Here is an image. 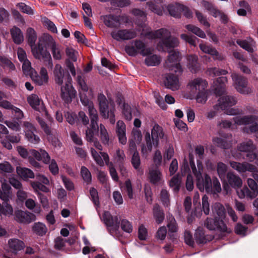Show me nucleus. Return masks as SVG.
I'll return each instance as SVG.
<instances>
[{
    "instance_id": "0e129e2a",
    "label": "nucleus",
    "mask_w": 258,
    "mask_h": 258,
    "mask_svg": "<svg viewBox=\"0 0 258 258\" xmlns=\"http://www.w3.org/2000/svg\"><path fill=\"white\" fill-rule=\"evenodd\" d=\"M50 48L54 59L57 60L60 59L62 53L60 46L55 43Z\"/></svg>"
},
{
    "instance_id": "0eeeda50",
    "label": "nucleus",
    "mask_w": 258,
    "mask_h": 258,
    "mask_svg": "<svg viewBox=\"0 0 258 258\" xmlns=\"http://www.w3.org/2000/svg\"><path fill=\"white\" fill-rule=\"evenodd\" d=\"M99 105L100 112L104 118H109L110 122L114 124L115 119V106L113 101L109 99L107 101L105 96L102 93H99L97 98Z\"/></svg>"
},
{
    "instance_id": "a211bd4d",
    "label": "nucleus",
    "mask_w": 258,
    "mask_h": 258,
    "mask_svg": "<svg viewBox=\"0 0 258 258\" xmlns=\"http://www.w3.org/2000/svg\"><path fill=\"white\" fill-rule=\"evenodd\" d=\"M201 5L214 17H219L222 23H226L228 21L227 16L222 12L217 9L215 6L212 3L203 0L201 2Z\"/></svg>"
},
{
    "instance_id": "4c0bfd02",
    "label": "nucleus",
    "mask_w": 258,
    "mask_h": 258,
    "mask_svg": "<svg viewBox=\"0 0 258 258\" xmlns=\"http://www.w3.org/2000/svg\"><path fill=\"white\" fill-rule=\"evenodd\" d=\"M162 0H151L147 3L149 9L153 12L158 15H162L164 12L163 7L161 8L159 5L161 4Z\"/></svg>"
},
{
    "instance_id": "37998d69",
    "label": "nucleus",
    "mask_w": 258,
    "mask_h": 258,
    "mask_svg": "<svg viewBox=\"0 0 258 258\" xmlns=\"http://www.w3.org/2000/svg\"><path fill=\"white\" fill-rule=\"evenodd\" d=\"M53 74L55 83L59 85H62L64 78V70L59 64L55 66Z\"/></svg>"
},
{
    "instance_id": "6e6552de",
    "label": "nucleus",
    "mask_w": 258,
    "mask_h": 258,
    "mask_svg": "<svg viewBox=\"0 0 258 258\" xmlns=\"http://www.w3.org/2000/svg\"><path fill=\"white\" fill-rule=\"evenodd\" d=\"M125 52L131 56H136L141 54L145 56L151 54L152 50L147 47L145 43L139 39H136L130 41L124 48Z\"/></svg>"
},
{
    "instance_id": "c9c22d12",
    "label": "nucleus",
    "mask_w": 258,
    "mask_h": 258,
    "mask_svg": "<svg viewBox=\"0 0 258 258\" xmlns=\"http://www.w3.org/2000/svg\"><path fill=\"white\" fill-rule=\"evenodd\" d=\"M98 118L97 119V121H98ZM96 122L97 126L93 128L92 124H91V128L95 131L96 130V129H98L99 132L100 138L102 143L104 145H108L109 142V136L107 130L102 124H100L99 127L97 122Z\"/></svg>"
},
{
    "instance_id": "4d7b16f0",
    "label": "nucleus",
    "mask_w": 258,
    "mask_h": 258,
    "mask_svg": "<svg viewBox=\"0 0 258 258\" xmlns=\"http://www.w3.org/2000/svg\"><path fill=\"white\" fill-rule=\"evenodd\" d=\"M42 22L43 25L47 29L53 33H57V30L55 24L49 20L47 18L44 17L42 19Z\"/></svg>"
},
{
    "instance_id": "5fc2aeb1",
    "label": "nucleus",
    "mask_w": 258,
    "mask_h": 258,
    "mask_svg": "<svg viewBox=\"0 0 258 258\" xmlns=\"http://www.w3.org/2000/svg\"><path fill=\"white\" fill-rule=\"evenodd\" d=\"M31 185L37 194L39 192V191H42L44 192H48L49 191V189L47 187L39 181H32Z\"/></svg>"
},
{
    "instance_id": "58836bf2",
    "label": "nucleus",
    "mask_w": 258,
    "mask_h": 258,
    "mask_svg": "<svg viewBox=\"0 0 258 258\" xmlns=\"http://www.w3.org/2000/svg\"><path fill=\"white\" fill-rule=\"evenodd\" d=\"M183 5L175 3L169 5L167 9L169 14L175 18H179L181 16Z\"/></svg>"
},
{
    "instance_id": "473e14b6",
    "label": "nucleus",
    "mask_w": 258,
    "mask_h": 258,
    "mask_svg": "<svg viewBox=\"0 0 258 258\" xmlns=\"http://www.w3.org/2000/svg\"><path fill=\"white\" fill-rule=\"evenodd\" d=\"M237 148L239 151L246 153V159L247 160V155L249 153H254L253 151L256 149V147L253 142L249 140L239 144Z\"/></svg>"
},
{
    "instance_id": "052dcab7",
    "label": "nucleus",
    "mask_w": 258,
    "mask_h": 258,
    "mask_svg": "<svg viewBox=\"0 0 258 258\" xmlns=\"http://www.w3.org/2000/svg\"><path fill=\"white\" fill-rule=\"evenodd\" d=\"M81 174L84 181L89 184L91 182L92 177L89 170L85 166H82L81 169Z\"/></svg>"
},
{
    "instance_id": "5701e85b",
    "label": "nucleus",
    "mask_w": 258,
    "mask_h": 258,
    "mask_svg": "<svg viewBox=\"0 0 258 258\" xmlns=\"http://www.w3.org/2000/svg\"><path fill=\"white\" fill-rule=\"evenodd\" d=\"M151 137L153 145L157 147L160 143V140L162 142L164 141L165 136L161 126L155 123L151 130Z\"/></svg>"
},
{
    "instance_id": "aec40b11",
    "label": "nucleus",
    "mask_w": 258,
    "mask_h": 258,
    "mask_svg": "<svg viewBox=\"0 0 258 258\" xmlns=\"http://www.w3.org/2000/svg\"><path fill=\"white\" fill-rule=\"evenodd\" d=\"M207 82L201 78H195L189 82L187 87L191 94H196L198 92L204 91L207 87Z\"/></svg>"
},
{
    "instance_id": "f257e3e1",
    "label": "nucleus",
    "mask_w": 258,
    "mask_h": 258,
    "mask_svg": "<svg viewBox=\"0 0 258 258\" xmlns=\"http://www.w3.org/2000/svg\"><path fill=\"white\" fill-rule=\"evenodd\" d=\"M220 108L224 112L229 115H237L233 117L234 124L244 125L242 132L247 134H255L258 138V116L255 115H241L243 114L242 110L230 108L234 105L236 102L235 97L231 96H225L218 99Z\"/></svg>"
},
{
    "instance_id": "8fccbe9b",
    "label": "nucleus",
    "mask_w": 258,
    "mask_h": 258,
    "mask_svg": "<svg viewBox=\"0 0 258 258\" xmlns=\"http://www.w3.org/2000/svg\"><path fill=\"white\" fill-rule=\"evenodd\" d=\"M33 230L34 233L39 236H43L46 234L47 228L45 225L40 223H35L33 226Z\"/></svg>"
},
{
    "instance_id": "338daca9",
    "label": "nucleus",
    "mask_w": 258,
    "mask_h": 258,
    "mask_svg": "<svg viewBox=\"0 0 258 258\" xmlns=\"http://www.w3.org/2000/svg\"><path fill=\"white\" fill-rule=\"evenodd\" d=\"M181 38L188 42L190 45L195 46L197 44V41L199 39L195 36L192 35H188L185 34H182L180 36Z\"/></svg>"
},
{
    "instance_id": "f8f14e48",
    "label": "nucleus",
    "mask_w": 258,
    "mask_h": 258,
    "mask_svg": "<svg viewBox=\"0 0 258 258\" xmlns=\"http://www.w3.org/2000/svg\"><path fill=\"white\" fill-rule=\"evenodd\" d=\"M169 52L167 60L165 63V67L170 71H173L175 73L181 74L182 72L181 66L179 63L181 59L180 53L177 50H173Z\"/></svg>"
},
{
    "instance_id": "a878e982",
    "label": "nucleus",
    "mask_w": 258,
    "mask_h": 258,
    "mask_svg": "<svg viewBox=\"0 0 258 258\" xmlns=\"http://www.w3.org/2000/svg\"><path fill=\"white\" fill-rule=\"evenodd\" d=\"M37 119L39 123L41 128L43 130L45 133L47 135L48 140L51 143L52 145L57 148L60 147L61 143L55 137H54L51 133L50 127L45 123V122L39 117H37Z\"/></svg>"
},
{
    "instance_id": "7c9ffc66",
    "label": "nucleus",
    "mask_w": 258,
    "mask_h": 258,
    "mask_svg": "<svg viewBox=\"0 0 258 258\" xmlns=\"http://www.w3.org/2000/svg\"><path fill=\"white\" fill-rule=\"evenodd\" d=\"M116 131L119 143L122 145H125L127 142L126 137V126L122 120H119L117 122Z\"/></svg>"
},
{
    "instance_id": "4be33fe9",
    "label": "nucleus",
    "mask_w": 258,
    "mask_h": 258,
    "mask_svg": "<svg viewBox=\"0 0 258 258\" xmlns=\"http://www.w3.org/2000/svg\"><path fill=\"white\" fill-rule=\"evenodd\" d=\"M8 244L12 254L11 256L5 255V258H16L17 252L23 249L25 247L24 242L17 238L10 239L8 241Z\"/></svg>"
},
{
    "instance_id": "e2e57ef3",
    "label": "nucleus",
    "mask_w": 258,
    "mask_h": 258,
    "mask_svg": "<svg viewBox=\"0 0 258 258\" xmlns=\"http://www.w3.org/2000/svg\"><path fill=\"white\" fill-rule=\"evenodd\" d=\"M0 61L2 62L4 68H7L10 71H14L15 70V66L14 63L6 57L0 56Z\"/></svg>"
},
{
    "instance_id": "7ed1b4c3",
    "label": "nucleus",
    "mask_w": 258,
    "mask_h": 258,
    "mask_svg": "<svg viewBox=\"0 0 258 258\" xmlns=\"http://www.w3.org/2000/svg\"><path fill=\"white\" fill-rule=\"evenodd\" d=\"M77 82L80 86L79 94L80 100L85 106L87 107L90 119L91 120V124L93 128L97 126V120L98 119V113L96 109L94 108L93 103L89 99L93 98V93L92 89L88 90V87L84 79L80 75L77 76Z\"/></svg>"
},
{
    "instance_id": "09e8293b",
    "label": "nucleus",
    "mask_w": 258,
    "mask_h": 258,
    "mask_svg": "<svg viewBox=\"0 0 258 258\" xmlns=\"http://www.w3.org/2000/svg\"><path fill=\"white\" fill-rule=\"evenodd\" d=\"M145 62L148 66H156L158 65L161 62V58L156 54L146 55Z\"/></svg>"
},
{
    "instance_id": "680f3d73",
    "label": "nucleus",
    "mask_w": 258,
    "mask_h": 258,
    "mask_svg": "<svg viewBox=\"0 0 258 258\" xmlns=\"http://www.w3.org/2000/svg\"><path fill=\"white\" fill-rule=\"evenodd\" d=\"M120 227L121 229L126 233H130L133 231L132 224L126 219H122L121 220Z\"/></svg>"
},
{
    "instance_id": "b1692460",
    "label": "nucleus",
    "mask_w": 258,
    "mask_h": 258,
    "mask_svg": "<svg viewBox=\"0 0 258 258\" xmlns=\"http://www.w3.org/2000/svg\"><path fill=\"white\" fill-rule=\"evenodd\" d=\"M31 79L37 85L41 86L47 83L48 75L45 68H41L39 75L36 71H33L30 76Z\"/></svg>"
},
{
    "instance_id": "bb28decb",
    "label": "nucleus",
    "mask_w": 258,
    "mask_h": 258,
    "mask_svg": "<svg viewBox=\"0 0 258 258\" xmlns=\"http://www.w3.org/2000/svg\"><path fill=\"white\" fill-rule=\"evenodd\" d=\"M164 84L166 88L172 91L177 90L180 88V83L177 76L170 73L166 75Z\"/></svg>"
},
{
    "instance_id": "393cba45",
    "label": "nucleus",
    "mask_w": 258,
    "mask_h": 258,
    "mask_svg": "<svg viewBox=\"0 0 258 258\" xmlns=\"http://www.w3.org/2000/svg\"><path fill=\"white\" fill-rule=\"evenodd\" d=\"M213 144L223 149H229L232 144V135L227 134L221 137H214L212 139Z\"/></svg>"
},
{
    "instance_id": "79ce46f5",
    "label": "nucleus",
    "mask_w": 258,
    "mask_h": 258,
    "mask_svg": "<svg viewBox=\"0 0 258 258\" xmlns=\"http://www.w3.org/2000/svg\"><path fill=\"white\" fill-rule=\"evenodd\" d=\"M53 74L55 83L59 85H62L64 78V70L59 64L55 66Z\"/></svg>"
},
{
    "instance_id": "de8ad7c7",
    "label": "nucleus",
    "mask_w": 258,
    "mask_h": 258,
    "mask_svg": "<svg viewBox=\"0 0 258 258\" xmlns=\"http://www.w3.org/2000/svg\"><path fill=\"white\" fill-rule=\"evenodd\" d=\"M131 163L133 166L136 170H137L138 173L140 174H142L143 172V170L140 168V157L139 153L137 151H135L134 152L132 157Z\"/></svg>"
},
{
    "instance_id": "a18cd8bd",
    "label": "nucleus",
    "mask_w": 258,
    "mask_h": 258,
    "mask_svg": "<svg viewBox=\"0 0 258 258\" xmlns=\"http://www.w3.org/2000/svg\"><path fill=\"white\" fill-rule=\"evenodd\" d=\"M187 66L190 71L196 73L199 69V64L198 62V56L196 55H190L187 57Z\"/></svg>"
},
{
    "instance_id": "603ef678",
    "label": "nucleus",
    "mask_w": 258,
    "mask_h": 258,
    "mask_svg": "<svg viewBox=\"0 0 258 258\" xmlns=\"http://www.w3.org/2000/svg\"><path fill=\"white\" fill-rule=\"evenodd\" d=\"M227 171V166L225 164L221 162H219L217 163V174L221 180H225Z\"/></svg>"
},
{
    "instance_id": "774afa93",
    "label": "nucleus",
    "mask_w": 258,
    "mask_h": 258,
    "mask_svg": "<svg viewBox=\"0 0 258 258\" xmlns=\"http://www.w3.org/2000/svg\"><path fill=\"white\" fill-rule=\"evenodd\" d=\"M196 17L200 23L207 28L210 26V23L207 20L206 16H205L202 13L198 10L195 11Z\"/></svg>"
},
{
    "instance_id": "c756f323",
    "label": "nucleus",
    "mask_w": 258,
    "mask_h": 258,
    "mask_svg": "<svg viewBox=\"0 0 258 258\" xmlns=\"http://www.w3.org/2000/svg\"><path fill=\"white\" fill-rule=\"evenodd\" d=\"M200 49L204 53L209 54L213 56L214 59L222 60L224 59L223 56L219 53L217 50L210 45H207L205 43H200L199 45Z\"/></svg>"
},
{
    "instance_id": "f3484780",
    "label": "nucleus",
    "mask_w": 258,
    "mask_h": 258,
    "mask_svg": "<svg viewBox=\"0 0 258 258\" xmlns=\"http://www.w3.org/2000/svg\"><path fill=\"white\" fill-rule=\"evenodd\" d=\"M231 77L238 92L244 94H248L251 92V89L247 86L246 78L236 73L232 74Z\"/></svg>"
},
{
    "instance_id": "6ab92c4d",
    "label": "nucleus",
    "mask_w": 258,
    "mask_h": 258,
    "mask_svg": "<svg viewBox=\"0 0 258 258\" xmlns=\"http://www.w3.org/2000/svg\"><path fill=\"white\" fill-rule=\"evenodd\" d=\"M72 79L70 76L67 77L65 85L61 88V96L67 103L70 102L73 98L75 96L76 91L71 83Z\"/></svg>"
},
{
    "instance_id": "3c124183",
    "label": "nucleus",
    "mask_w": 258,
    "mask_h": 258,
    "mask_svg": "<svg viewBox=\"0 0 258 258\" xmlns=\"http://www.w3.org/2000/svg\"><path fill=\"white\" fill-rule=\"evenodd\" d=\"M181 183V178L178 174L174 175L170 180V186L173 188L174 192L177 193L179 190Z\"/></svg>"
},
{
    "instance_id": "2eb2a0df",
    "label": "nucleus",
    "mask_w": 258,
    "mask_h": 258,
    "mask_svg": "<svg viewBox=\"0 0 258 258\" xmlns=\"http://www.w3.org/2000/svg\"><path fill=\"white\" fill-rule=\"evenodd\" d=\"M110 35L114 40L121 42L135 38L137 37V33L132 29H118L112 30Z\"/></svg>"
},
{
    "instance_id": "9d476101",
    "label": "nucleus",
    "mask_w": 258,
    "mask_h": 258,
    "mask_svg": "<svg viewBox=\"0 0 258 258\" xmlns=\"http://www.w3.org/2000/svg\"><path fill=\"white\" fill-rule=\"evenodd\" d=\"M103 220L110 235L115 238L121 236L119 231V221L117 216H112L109 212L105 211L103 215Z\"/></svg>"
},
{
    "instance_id": "49530a36",
    "label": "nucleus",
    "mask_w": 258,
    "mask_h": 258,
    "mask_svg": "<svg viewBox=\"0 0 258 258\" xmlns=\"http://www.w3.org/2000/svg\"><path fill=\"white\" fill-rule=\"evenodd\" d=\"M26 36L28 39L29 44L31 46V51H32V47H36L35 43L37 39V34L32 28H28L26 32Z\"/></svg>"
},
{
    "instance_id": "69168bd1",
    "label": "nucleus",
    "mask_w": 258,
    "mask_h": 258,
    "mask_svg": "<svg viewBox=\"0 0 258 258\" xmlns=\"http://www.w3.org/2000/svg\"><path fill=\"white\" fill-rule=\"evenodd\" d=\"M17 7L24 13L28 15H33L34 14L33 9L23 3H18L17 5Z\"/></svg>"
},
{
    "instance_id": "9b49d317",
    "label": "nucleus",
    "mask_w": 258,
    "mask_h": 258,
    "mask_svg": "<svg viewBox=\"0 0 258 258\" xmlns=\"http://www.w3.org/2000/svg\"><path fill=\"white\" fill-rule=\"evenodd\" d=\"M230 166L239 173L242 174L247 172L252 173V176L255 182L258 183V169L253 164L247 162H230Z\"/></svg>"
},
{
    "instance_id": "bf43d9fd",
    "label": "nucleus",
    "mask_w": 258,
    "mask_h": 258,
    "mask_svg": "<svg viewBox=\"0 0 258 258\" xmlns=\"http://www.w3.org/2000/svg\"><path fill=\"white\" fill-rule=\"evenodd\" d=\"M228 72L227 71L225 70H220L216 68H209L207 71V74L212 77L225 75Z\"/></svg>"
},
{
    "instance_id": "412c9836",
    "label": "nucleus",
    "mask_w": 258,
    "mask_h": 258,
    "mask_svg": "<svg viewBox=\"0 0 258 258\" xmlns=\"http://www.w3.org/2000/svg\"><path fill=\"white\" fill-rule=\"evenodd\" d=\"M24 126L25 136L28 141L34 144L38 143L40 141V138L35 134L36 130L34 126L28 121H24Z\"/></svg>"
},
{
    "instance_id": "1a4fd4ad",
    "label": "nucleus",
    "mask_w": 258,
    "mask_h": 258,
    "mask_svg": "<svg viewBox=\"0 0 258 258\" xmlns=\"http://www.w3.org/2000/svg\"><path fill=\"white\" fill-rule=\"evenodd\" d=\"M247 186L244 185L236 189L237 195L240 199L252 200L258 195V184L251 178H247Z\"/></svg>"
},
{
    "instance_id": "c03bdc74",
    "label": "nucleus",
    "mask_w": 258,
    "mask_h": 258,
    "mask_svg": "<svg viewBox=\"0 0 258 258\" xmlns=\"http://www.w3.org/2000/svg\"><path fill=\"white\" fill-rule=\"evenodd\" d=\"M11 34L16 44H21L24 40L23 33L18 27L14 26L11 29Z\"/></svg>"
},
{
    "instance_id": "c85d7f7f",
    "label": "nucleus",
    "mask_w": 258,
    "mask_h": 258,
    "mask_svg": "<svg viewBox=\"0 0 258 258\" xmlns=\"http://www.w3.org/2000/svg\"><path fill=\"white\" fill-rule=\"evenodd\" d=\"M227 82V78L225 77H221L217 79L214 82L213 90L214 93L217 96H221L225 92V84Z\"/></svg>"
},
{
    "instance_id": "2f4dec72",
    "label": "nucleus",
    "mask_w": 258,
    "mask_h": 258,
    "mask_svg": "<svg viewBox=\"0 0 258 258\" xmlns=\"http://www.w3.org/2000/svg\"><path fill=\"white\" fill-rule=\"evenodd\" d=\"M101 19L105 26L109 28H116L119 27L120 19L118 16L112 15H107L101 16Z\"/></svg>"
},
{
    "instance_id": "6e6d98bb",
    "label": "nucleus",
    "mask_w": 258,
    "mask_h": 258,
    "mask_svg": "<svg viewBox=\"0 0 258 258\" xmlns=\"http://www.w3.org/2000/svg\"><path fill=\"white\" fill-rule=\"evenodd\" d=\"M153 213L156 222L159 224L162 222L164 219V214L163 212L160 210L159 205H156L154 206Z\"/></svg>"
},
{
    "instance_id": "cd10ccee",
    "label": "nucleus",
    "mask_w": 258,
    "mask_h": 258,
    "mask_svg": "<svg viewBox=\"0 0 258 258\" xmlns=\"http://www.w3.org/2000/svg\"><path fill=\"white\" fill-rule=\"evenodd\" d=\"M15 220L19 223H29L35 219V215L30 212L18 210L15 212Z\"/></svg>"
},
{
    "instance_id": "f03ea898",
    "label": "nucleus",
    "mask_w": 258,
    "mask_h": 258,
    "mask_svg": "<svg viewBox=\"0 0 258 258\" xmlns=\"http://www.w3.org/2000/svg\"><path fill=\"white\" fill-rule=\"evenodd\" d=\"M189 159L192 172L196 178V185L198 188L201 192L205 190L208 194H216L220 192L221 184L217 178L214 177L212 180L210 176L207 174L202 176L203 166L201 161L197 160V167H196L191 154H189Z\"/></svg>"
},
{
    "instance_id": "e433bc0d",
    "label": "nucleus",
    "mask_w": 258,
    "mask_h": 258,
    "mask_svg": "<svg viewBox=\"0 0 258 258\" xmlns=\"http://www.w3.org/2000/svg\"><path fill=\"white\" fill-rule=\"evenodd\" d=\"M119 105H122V113L126 120H131L133 118L132 110L131 107L127 104L124 102L123 99L118 97L116 101Z\"/></svg>"
},
{
    "instance_id": "a19ab883",
    "label": "nucleus",
    "mask_w": 258,
    "mask_h": 258,
    "mask_svg": "<svg viewBox=\"0 0 258 258\" xmlns=\"http://www.w3.org/2000/svg\"><path fill=\"white\" fill-rule=\"evenodd\" d=\"M16 171L23 180H27L28 178H34V173L29 168L25 167H17Z\"/></svg>"
},
{
    "instance_id": "ea45409f",
    "label": "nucleus",
    "mask_w": 258,
    "mask_h": 258,
    "mask_svg": "<svg viewBox=\"0 0 258 258\" xmlns=\"http://www.w3.org/2000/svg\"><path fill=\"white\" fill-rule=\"evenodd\" d=\"M236 42L241 47L244 49L248 52H253V47L255 46V42L251 38H247V39L245 40L239 39L236 41Z\"/></svg>"
},
{
    "instance_id": "20e7f679",
    "label": "nucleus",
    "mask_w": 258,
    "mask_h": 258,
    "mask_svg": "<svg viewBox=\"0 0 258 258\" xmlns=\"http://www.w3.org/2000/svg\"><path fill=\"white\" fill-rule=\"evenodd\" d=\"M212 215L214 219L207 218L205 222L207 228L210 230H217L222 232H230L224 222L225 218V210L224 206L219 203L212 206Z\"/></svg>"
},
{
    "instance_id": "39448f33",
    "label": "nucleus",
    "mask_w": 258,
    "mask_h": 258,
    "mask_svg": "<svg viewBox=\"0 0 258 258\" xmlns=\"http://www.w3.org/2000/svg\"><path fill=\"white\" fill-rule=\"evenodd\" d=\"M145 36L149 39H160L157 47L159 49L164 50L165 49H169L177 47L179 44L178 39L174 37L171 36L169 31L165 28H161L155 31H149L145 34Z\"/></svg>"
},
{
    "instance_id": "423d86ee",
    "label": "nucleus",
    "mask_w": 258,
    "mask_h": 258,
    "mask_svg": "<svg viewBox=\"0 0 258 258\" xmlns=\"http://www.w3.org/2000/svg\"><path fill=\"white\" fill-rule=\"evenodd\" d=\"M55 43L54 39L51 35L48 34H44L39 38L38 45L36 47H32L33 56L37 59L50 57L47 48H51Z\"/></svg>"
},
{
    "instance_id": "dca6fc26",
    "label": "nucleus",
    "mask_w": 258,
    "mask_h": 258,
    "mask_svg": "<svg viewBox=\"0 0 258 258\" xmlns=\"http://www.w3.org/2000/svg\"><path fill=\"white\" fill-rule=\"evenodd\" d=\"M27 101L34 109L41 113L42 116L48 119H50L42 100L37 95L32 94L29 95L27 97Z\"/></svg>"
},
{
    "instance_id": "13d9d810",
    "label": "nucleus",
    "mask_w": 258,
    "mask_h": 258,
    "mask_svg": "<svg viewBox=\"0 0 258 258\" xmlns=\"http://www.w3.org/2000/svg\"><path fill=\"white\" fill-rule=\"evenodd\" d=\"M146 144L143 145L142 148V152L144 155H147L150 152L152 149V144L150 134L148 133L146 137Z\"/></svg>"
},
{
    "instance_id": "4468645a",
    "label": "nucleus",
    "mask_w": 258,
    "mask_h": 258,
    "mask_svg": "<svg viewBox=\"0 0 258 258\" xmlns=\"http://www.w3.org/2000/svg\"><path fill=\"white\" fill-rule=\"evenodd\" d=\"M18 151L21 156L23 158H26L28 155L34 157L38 161H41L44 163H48L49 162L50 156L44 150H40L37 151L34 149L30 150L28 152L25 149L22 147H18Z\"/></svg>"
},
{
    "instance_id": "ddd939ff",
    "label": "nucleus",
    "mask_w": 258,
    "mask_h": 258,
    "mask_svg": "<svg viewBox=\"0 0 258 258\" xmlns=\"http://www.w3.org/2000/svg\"><path fill=\"white\" fill-rule=\"evenodd\" d=\"M92 142L93 143V146L100 151L98 153L93 148L90 149L92 157L95 162L100 166H103L104 163L106 164H108L109 162V156L106 153L101 152L102 150V147L101 144L97 139L94 140Z\"/></svg>"
},
{
    "instance_id": "864d4df0",
    "label": "nucleus",
    "mask_w": 258,
    "mask_h": 258,
    "mask_svg": "<svg viewBox=\"0 0 258 258\" xmlns=\"http://www.w3.org/2000/svg\"><path fill=\"white\" fill-rule=\"evenodd\" d=\"M185 27L188 31L191 32L200 38H205L206 37L205 32L199 27L190 24L186 25Z\"/></svg>"
},
{
    "instance_id": "f704fd0d",
    "label": "nucleus",
    "mask_w": 258,
    "mask_h": 258,
    "mask_svg": "<svg viewBox=\"0 0 258 258\" xmlns=\"http://www.w3.org/2000/svg\"><path fill=\"white\" fill-rule=\"evenodd\" d=\"M149 179L151 183L156 184L159 183L162 179V174L157 167L149 170Z\"/></svg>"
},
{
    "instance_id": "72a5a7b5",
    "label": "nucleus",
    "mask_w": 258,
    "mask_h": 258,
    "mask_svg": "<svg viewBox=\"0 0 258 258\" xmlns=\"http://www.w3.org/2000/svg\"><path fill=\"white\" fill-rule=\"evenodd\" d=\"M228 182L231 187L234 188H239L242 184V179L233 172H228L227 175Z\"/></svg>"
}]
</instances>
